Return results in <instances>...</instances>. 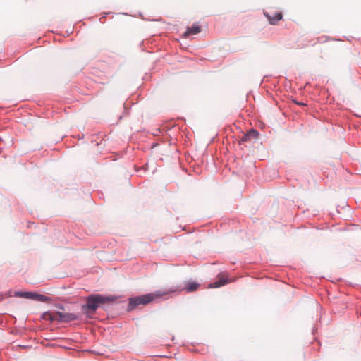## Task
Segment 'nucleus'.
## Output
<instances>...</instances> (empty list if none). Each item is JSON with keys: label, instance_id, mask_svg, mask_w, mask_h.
Wrapping results in <instances>:
<instances>
[{"label": "nucleus", "instance_id": "0eeeda50", "mask_svg": "<svg viewBox=\"0 0 361 361\" xmlns=\"http://www.w3.org/2000/svg\"><path fill=\"white\" fill-rule=\"evenodd\" d=\"M200 283H198L196 281H188L185 284L184 289L187 292H193V291L197 290L198 289V288L200 287Z\"/></svg>", "mask_w": 361, "mask_h": 361}, {"label": "nucleus", "instance_id": "6e6552de", "mask_svg": "<svg viewBox=\"0 0 361 361\" xmlns=\"http://www.w3.org/2000/svg\"><path fill=\"white\" fill-rule=\"evenodd\" d=\"M33 294H34V293H32V292H21V291H17V292H15V293H14L15 296L27 298V299H33Z\"/></svg>", "mask_w": 361, "mask_h": 361}, {"label": "nucleus", "instance_id": "ddd939ff", "mask_svg": "<svg viewBox=\"0 0 361 361\" xmlns=\"http://www.w3.org/2000/svg\"><path fill=\"white\" fill-rule=\"evenodd\" d=\"M295 103L298 104V105H300V106H305V104L302 102H295Z\"/></svg>", "mask_w": 361, "mask_h": 361}, {"label": "nucleus", "instance_id": "39448f33", "mask_svg": "<svg viewBox=\"0 0 361 361\" xmlns=\"http://www.w3.org/2000/svg\"><path fill=\"white\" fill-rule=\"evenodd\" d=\"M264 15L271 25H276L279 20L282 19L283 17V15L281 12L275 13L272 16L266 12L264 13Z\"/></svg>", "mask_w": 361, "mask_h": 361}, {"label": "nucleus", "instance_id": "7ed1b4c3", "mask_svg": "<svg viewBox=\"0 0 361 361\" xmlns=\"http://www.w3.org/2000/svg\"><path fill=\"white\" fill-rule=\"evenodd\" d=\"M64 312H46L43 314L42 318L45 320H49L51 322L57 321L62 322L63 318Z\"/></svg>", "mask_w": 361, "mask_h": 361}, {"label": "nucleus", "instance_id": "1a4fd4ad", "mask_svg": "<svg viewBox=\"0 0 361 361\" xmlns=\"http://www.w3.org/2000/svg\"><path fill=\"white\" fill-rule=\"evenodd\" d=\"M78 316L73 313H66L63 314V318L62 322H68L78 319Z\"/></svg>", "mask_w": 361, "mask_h": 361}, {"label": "nucleus", "instance_id": "423d86ee", "mask_svg": "<svg viewBox=\"0 0 361 361\" xmlns=\"http://www.w3.org/2000/svg\"><path fill=\"white\" fill-rule=\"evenodd\" d=\"M201 32V27L198 24H193L190 27H188L187 30L184 32L183 36L187 37L190 35H196Z\"/></svg>", "mask_w": 361, "mask_h": 361}, {"label": "nucleus", "instance_id": "f8f14e48", "mask_svg": "<svg viewBox=\"0 0 361 361\" xmlns=\"http://www.w3.org/2000/svg\"><path fill=\"white\" fill-rule=\"evenodd\" d=\"M248 141H251V140H250V137L248 136L247 133L243 135V137L240 138V142H248Z\"/></svg>", "mask_w": 361, "mask_h": 361}, {"label": "nucleus", "instance_id": "9d476101", "mask_svg": "<svg viewBox=\"0 0 361 361\" xmlns=\"http://www.w3.org/2000/svg\"><path fill=\"white\" fill-rule=\"evenodd\" d=\"M35 300L41 301V302H47L49 300V298L44 295L35 293L33 294V299Z\"/></svg>", "mask_w": 361, "mask_h": 361}, {"label": "nucleus", "instance_id": "9b49d317", "mask_svg": "<svg viewBox=\"0 0 361 361\" xmlns=\"http://www.w3.org/2000/svg\"><path fill=\"white\" fill-rule=\"evenodd\" d=\"M248 136L250 137V140H255L257 138L259 133L255 130H250L247 133Z\"/></svg>", "mask_w": 361, "mask_h": 361}, {"label": "nucleus", "instance_id": "f03ea898", "mask_svg": "<svg viewBox=\"0 0 361 361\" xmlns=\"http://www.w3.org/2000/svg\"><path fill=\"white\" fill-rule=\"evenodd\" d=\"M166 293L157 291L154 293H148L137 297H133L129 299L127 310L130 312L140 305H146L157 298H160Z\"/></svg>", "mask_w": 361, "mask_h": 361}, {"label": "nucleus", "instance_id": "20e7f679", "mask_svg": "<svg viewBox=\"0 0 361 361\" xmlns=\"http://www.w3.org/2000/svg\"><path fill=\"white\" fill-rule=\"evenodd\" d=\"M217 278L218 280L216 281L209 284V288H219L231 281L228 280L227 276L224 273L218 274Z\"/></svg>", "mask_w": 361, "mask_h": 361}, {"label": "nucleus", "instance_id": "f257e3e1", "mask_svg": "<svg viewBox=\"0 0 361 361\" xmlns=\"http://www.w3.org/2000/svg\"><path fill=\"white\" fill-rule=\"evenodd\" d=\"M109 301V298L102 295H91L87 298V303L82 306V311L87 317H92V315L101 305L106 303Z\"/></svg>", "mask_w": 361, "mask_h": 361}]
</instances>
